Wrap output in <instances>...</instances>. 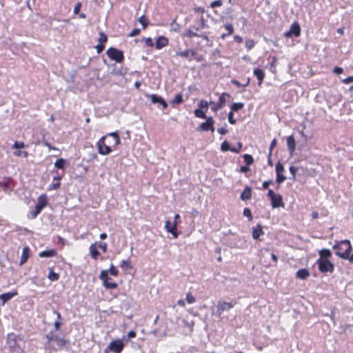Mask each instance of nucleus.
<instances>
[{
	"label": "nucleus",
	"mask_w": 353,
	"mask_h": 353,
	"mask_svg": "<svg viewBox=\"0 0 353 353\" xmlns=\"http://www.w3.org/2000/svg\"><path fill=\"white\" fill-rule=\"evenodd\" d=\"M95 48L97 50V53L99 54L103 50L104 46L102 43H99L95 46Z\"/></svg>",
	"instance_id": "obj_60"
},
{
	"label": "nucleus",
	"mask_w": 353,
	"mask_h": 353,
	"mask_svg": "<svg viewBox=\"0 0 353 353\" xmlns=\"http://www.w3.org/2000/svg\"><path fill=\"white\" fill-rule=\"evenodd\" d=\"M289 170L293 176V179H295V176H296V173L297 171V168L294 166H290Z\"/></svg>",
	"instance_id": "obj_59"
},
{
	"label": "nucleus",
	"mask_w": 353,
	"mask_h": 353,
	"mask_svg": "<svg viewBox=\"0 0 353 353\" xmlns=\"http://www.w3.org/2000/svg\"><path fill=\"white\" fill-rule=\"evenodd\" d=\"M183 101V97L181 94H176L175 97L172 100L171 103L172 105L179 104Z\"/></svg>",
	"instance_id": "obj_39"
},
{
	"label": "nucleus",
	"mask_w": 353,
	"mask_h": 353,
	"mask_svg": "<svg viewBox=\"0 0 353 353\" xmlns=\"http://www.w3.org/2000/svg\"><path fill=\"white\" fill-rule=\"evenodd\" d=\"M177 55L181 57L188 58L190 55L194 56V52L192 50H187L183 52H177Z\"/></svg>",
	"instance_id": "obj_28"
},
{
	"label": "nucleus",
	"mask_w": 353,
	"mask_h": 353,
	"mask_svg": "<svg viewBox=\"0 0 353 353\" xmlns=\"http://www.w3.org/2000/svg\"><path fill=\"white\" fill-rule=\"evenodd\" d=\"M194 113L195 116L196 117H198V118H201V119H206L207 118L205 112H203L201 109H196L194 110Z\"/></svg>",
	"instance_id": "obj_32"
},
{
	"label": "nucleus",
	"mask_w": 353,
	"mask_h": 353,
	"mask_svg": "<svg viewBox=\"0 0 353 353\" xmlns=\"http://www.w3.org/2000/svg\"><path fill=\"white\" fill-rule=\"evenodd\" d=\"M223 5V1L221 0L214 1L211 3L210 7L214 8L216 7H221Z\"/></svg>",
	"instance_id": "obj_45"
},
{
	"label": "nucleus",
	"mask_w": 353,
	"mask_h": 353,
	"mask_svg": "<svg viewBox=\"0 0 353 353\" xmlns=\"http://www.w3.org/2000/svg\"><path fill=\"white\" fill-rule=\"evenodd\" d=\"M184 35L189 38H192L199 36V34L196 32L188 29L185 30Z\"/></svg>",
	"instance_id": "obj_38"
},
{
	"label": "nucleus",
	"mask_w": 353,
	"mask_h": 353,
	"mask_svg": "<svg viewBox=\"0 0 353 353\" xmlns=\"http://www.w3.org/2000/svg\"><path fill=\"white\" fill-rule=\"evenodd\" d=\"M252 196V189L249 186H246L241 194V199L247 201L250 199Z\"/></svg>",
	"instance_id": "obj_17"
},
{
	"label": "nucleus",
	"mask_w": 353,
	"mask_h": 353,
	"mask_svg": "<svg viewBox=\"0 0 353 353\" xmlns=\"http://www.w3.org/2000/svg\"><path fill=\"white\" fill-rule=\"evenodd\" d=\"M171 29L175 32L179 31V24L176 22L175 20L172 21L170 24Z\"/></svg>",
	"instance_id": "obj_47"
},
{
	"label": "nucleus",
	"mask_w": 353,
	"mask_h": 353,
	"mask_svg": "<svg viewBox=\"0 0 353 353\" xmlns=\"http://www.w3.org/2000/svg\"><path fill=\"white\" fill-rule=\"evenodd\" d=\"M140 33V29L134 28L131 32L129 34L130 37H133L138 35Z\"/></svg>",
	"instance_id": "obj_51"
},
{
	"label": "nucleus",
	"mask_w": 353,
	"mask_h": 353,
	"mask_svg": "<svg viewBox=\"0 0 353 353\" xmlns=\"http://www.w3.org/2000/svg\"><path fill=\"white\" fill-rule=\"evenodd\" d=\"M343 69L340 67H335L334 69V72L336 74H340L343 73Z\"/></svg>",
	"instance_id": "obj_63"
},
{
	"label": "nucleus",
	"mask_w": 353,
	"mask_h": 353,
	"mask_svg": "<svg viewBox=\"0 0 353 353\" xmlns=\"http://www.w3.org/2000/svg\"><path fill=\"white\" fill-rule=\"evenodd\" d=\"M214 125V120L212 117H207L206 121L201 123L197 128L200 131H208L212 125Z\"/></svg>",
	"instance_id": "obj_11"
},
{
	"label": "nucleus",
	"mask_w": 353,
	"mask_h": 353,
	"mask_svg": "<svg viewBox=\"0 0 353 353\" xmlns=\"http://www.w3.org/2000/svg\"><path fill=\"white\" fill-rule=\"evenodd\" d=\"M207 27H208V26H207L206 20L203 17H201V28H205Z\"/></svg>",
	"instance_id": "obj_62"
},
{
	"label": "nucleus",
	"mask_w": 353,
	"mask_h": 353,
	"mask_svg": "<svg viewBox=\"0 0 353 353\" xmlns=\"http://www.w3.org/2000/svg\"><path fill=\"white\" fill-rule=\"evenodd\" d=\"M14 185L10 177H3L0 179V188L6 192L12 191Z\"/></svg>",
	"instance_id": "obj_9"
},
{
	"label": "nucleus",
	"mask_w": 353,
	"mask_h": 353,
	"mask_svg": "<svg viewBox=\"0 0 353 353\" xmlns=\"http://www.w3.org/2000/svg\"><path fill=\"white\" fill-rule=\"evenodd\" d=\"M287 145L291 154L295 150L296 141L293 136H289L287 138Z\"/></svg>",
	"instance_id": "obj_19"
},
{
	"label": "nucleus",
	"mask_w": 353,
	"mask_h": 353,
	"mask_svg": "<svg viewBox=\"0 0 353 353\" xmlns=\"http://www.w3.org/2000/svg\"><path fill=\"white\" fill-rule=\"evenodd\" d=\"M30 249L28 247H24L23 248L22 254L20 259V265L24 264L29 258Z\"/></svg>",
	"instance_id": "obj_18"
},
{
	"label": "nucleus",
	"mask_w": 353,
	"mask_h": 353,
	"mask_svg": "<svg viewBox=\"0 0 353 353\" xmlns=\"http://www.w3.org/2000/svg\"><path fill=\"white\" fill-rule=\"evenodd\" d=\"M225 29L228 30V34H232L233 31H234V29H233V26H232V24H225Z\"/></svg>",
	"instance_id": "obj_54"
},
{
	"label": "nucleus",
	"mask_w": 353,
	"mask_h": 353,
	"mask_svg": "<svg viewBox=\"0 0 353 353\" xmlns=\"http://www.w3.org/2000/svg\"><path fill=\"white\" fill-rule=\"evenodd\" d=\"M107 40H108L107 36L103 32H101L99 33V37L98 39L99 43L103 44L104 43H105L107 41Z\"/></svg>",
	"instance_id": "obj_40"
},
{
	"label": "nucleus",
	"mask_w": 353,
	"mask_h": 353,
	"mask_svg": "<svg viewBox=\"0 0 353 353\" xmlns=\"http://www.w3.org/2000/svg\"><path fill=\"white\" fill-rule=\"evenodd\" d=\"M98 247L102 250L103 252L107 251V243L104 242L99 243Z\"/></svg>",
	"instance_id": "obj_56"
},
{
	"label": "nucleus",
	"mask_w": 353,
	"mask_h": 353,
	"mask_svg": "<svg viewBox=\"0 0 353 353\" xmlns=\"http://www.w3.org/2000/svg\"><path fill=\"white\" fill-rule=\"evenodd\" d=\"M310 276V272L306 269H301L296 272V276L300 279H306Z\"/></svg>",
	"instance_id": "obj_23"
},
{
	"label": "nucleus",
	"mask_w": 353,
	"mask_h": 353,
	"mask_svg": "<svg viewBox=\"0 0 353 353\" xmlns=\"http://www.w3.org/2000/svg\"><path fill=\"white\" fill-rule=\"evenodd\" d=\"M150 98L152 103H159L162 105L163 109H165L168 107L166 101L161 97H159L157 94H152Z\"/></svg>",
	"instance_id": "obj_15"
},
{
	"label": "nucleus",
	"mask_w": 353,
	"mask_h": 353,
	"mask_svg": "<svg viewBox=\"0 0 353 353\" xmlns=\"http://www.w3.org/2000/svg\"><path fill=\"white\" fill-rule=\"evenodd\" d=\"M241 148L242 143L241 142L239 143V149H236V148H230L229 143L226 141H224L221 145V150L223 152L230 150L232 152L239 153Z\"/></svg>",
	"instance_id": "obj_12"
},
{
	"label": "nucleus",
	"mask_w": 353,
	"mask_h": 353,
	"mask_svg": "<svg viewBox=\"0 0 353 353\" xmlns=\"http://www.w3.org/2000/svg\"><path fill=\"white\" fill-rule=\"evenodd\" d=\"M108 136L112 137L114 139V145H117L120 143V138L119 134L117 132H110L108 134Z\"/></svg>",
	"instance_id": "obj_33"
},
{
	"label": "nucleus",
	"mask_w": 353,
	"mask_h": 353,
	"mask_svg": "<svg viewBox=\"0 0 353 353\" xmlns=\"http://www.w3.org/2000/svg\"><path fill=\"white\" fill-rule=\"evenodd\" d=\"M199 107L201 108H206L208 109V101H205V100H201L199 103Z\"/></svg>",
	"instance_id": "obj_57"
},
{
	"label": "nucleus",
	"mask_w": 353,
	"mask_h": 353,
	"mask_svg": "<svg viewBox=\"0 0 353 353\" xmlns=\"http://www.w3.org/2000/svg\"><path fill=\"white\" fill-rule=\"evenodd\" d=\"M333 249L336 250L337 256L344 259H348L352 251V246L350 241L343 240L334 245Z\"/></svg>",
	"instance_id": "obj_2"
},
{
	"label": "nucleus",
	"mask_w": 353,
	"mask_h": 353,
	"mask_svg": "<svg viewBox=\"0 0 353 353\" xmlns=\"http://www.w3.org/2000/svg\"><path fill=\"white\" fill-rule=\"evenodd\" d=\"M243 159L248 165L252 164L254 162V159L250 154H244Z\"/></svg>",
	"instance_id": "obj_37"
},
{
	"label": "nucleus",
	"mask_w": 353,
	"mask_h": 353,
	"mask_svg": "<svg viewBox=\"0 0 353 353\" xmlns=\"http://www.w3.org/2000/svg\"><path fill=\"white\" fill-rule=\"evenodd\" d=\"M100 279L103 281V283H104L105 281H108L110 279V277L108 276V270H102L99 276Z\"/></svg>",
	"instance_id": "obj_30"
},
{
	"label": "nucleus",
	"mask_w": 353,
	"mask_h": 353,
	"mask_svg": "<svg viewBox=\"0 0 353 353\" xmlns=\"http://www.w3.org/2000/svg\"><path fill=\"white\" fill-rule=\"evenodd\" d=\"M254 74L256 77L259 81V85H261L265 76L263 71L261 69H255L254 70Z\"/></svg>",
	"instance_id": "obj_22"
},
{
	"label": "nucleus",
	"mask_w": 353,
	"mask_h": 353,
	"mask_svg": "<svg viewBox=\"0 0 353 353\" xmlns=\"http://www.w3.org/2000/svg\"><path fill=\"white\" fill-rule=\"evenodd\" d=\"M301 32V28L299 23H294L290 26V28L288 31L285 32L284 35L285 37L290 38L292 36L299 37Z\"/></svg>",
	"instance_id": "obj_10"
},
{
	"label": "nucleus",
	"mask_w": 353,
	"mask_h": 353,
	"mask_svg": "<svg viewBox=\"0 0 353 353\" xmlns=\"http://www.w3.org/2000/svg\"><path fill=\"white\" fill-rule=\"evenodd\" d=\"M176 222H174L172 225H171V223L169 220L165 221V228L167 230V231L170 233H171L174 238L178 237V233L176 230Z\"/></svg>",
	"instance_id": "obj_13"
},
{
	"label": "nucleus",
	"mask_w": 353,
	"mask_h": 353,
	"mask_svg": "<svg viewBox=\"0 0 353 353\" xmlns=\"http://www.w3.org/2000/svg\"><path fill=\"white\" fill-rule=\"evenodd\" d=\"M284 170V167L283 165L280 163H278L276 165V174H280L281 172H283Z\"/></svg>",
	"instance_id": "obj_50"
},
{
	"label": "nucleus",
	"mask_w": 353,
	"mask_h": 353,
	"mask_svg": "<svg viewBox=\"0 0 353 353\" xmlns=\"http://www.w3.org/2000/svg\"><path fill=\"white\" fill-rule=\"evenodd\" d=\"M320 258L324 259H327L332 256V253L330 250L327 249H323L319 252Z\"/></svg>",
	"instance_id": "obj_26"
},
{
	"label": "nucleus",
	"mask_w": 353,
	"mask_h": 353,
	"mask_svg": "<svg viewBox=\"0 0 353 353\" xmlns=\"http://www.w3.org/2000/svg\"><path fill=\"white\" fill-rule=\"evenodd\" d=\"M17 292H8L0 295V299L3 301V305L5 304L8 301L11 299L13 296L17 295Z\"/></svg>",
	"instance_id": "obj_21"
},
{
	"label": "nucleus",
	"mask_w": 353,
	"mask_h": 353,
	"mask_svg": "<svg viewBox=\"0 0 353 353\" xmlns=\"http://www.w3.org/2000/svg\"><path fill=\"white\" fill-rule=\"evenodd\" d=\"M342 81H343V83H344L345 84L352 83L353 82V76L349 77L346 79H344Z\"/></svg>",
	"instance_id": "obj_61"
},
{
	"label": "nucleus",
	"mask_w": 353,
	"mask_h": 353,
	"mask_svg": "<svg viewBox=\"0 0 353 353\" xmlns=\"http://www.w3.org/2000/svg\"><path fill=\"white\" fill-rule=\"evenodd\" d=\"M120 267L123 269H127L131 268L129 260H123L121 263Z\"/></svg>",
	"instance_id": "obj_42"
},
{
	"label": "nucleus",
	"mask_w": 353,
	"mask_h": 353,
	"mask_svg": "<svg viewBox=\"0 0 353 353\" xmlns=\"http://www.w3.org/2000/svg\"><path fill=\"white\" fill-rule=\"evenodd\" d=\"M145 45L149 47H152L154 46V42L150 37L145 39Z\"/></svg>",
	"instance_id": "obj_55"
},
{
	"label": "nucleus",
	"mask_w": 353,
	"mask_h": 353,
	"mask_svg": "<svg viewBox=\"0 0 353 353\" xmlns=\"http://www.w3.org/2000/svg\"><path fill=\"white\" fill-rule=\"evenodd\" d=\"M186 300L189 303H192L195 301V298L191 294L186 295Z\"/></svg>",
	"instance_id": "obj_53"
},
{
	"label": "nucleus",
	"mask_w": 353,
	"mask_h": 353,
	"mask_svg": "<svg viewBox=\"0 0 353 353\" xmlns=\"http://www.w3.org/2000/svg\"><path fill=\"white\" fill-rule=\"evenodd\" d=\"M108 271L112 276H117L118 274H119L118 270H117V268L112 264H111V265L110 267V269Z\"/></svg>",
	"instance_id": "obj_43"
},
{
	"label": "nucleus",
	"mask_w": 353,
	"mask_h": 353,
	"mask_svg": "<svg viewBox=\"0 0 353 353\" xmlns=\"http://www.w3.org/2000/svg\"><path fill=\"white\" fill-rule=\"evenodd\" d=\"M106 54L109 58L117 63H122L123 61L124 55L123 52L115 48H109L106 51Z\"/></svg>",
	"instance_id": "obj_4"
},
{
	"label": "nucleus",
	"mask_w": 353,
	"mask_h": 353,
	"mask_svg": "<svg viewBox=\"0 0 353 353\" xmlns=\"http://www.w3.org/2000/svg\"><path fill=\"white\" fill-rule=\"evenodd\" d=\"M57 252L55 250L51 249L48 250H44L39 253V257H53L57 255Z\"/></svg>",
	"instance_id": "obj_20"
},
{
	"label": "nucleus",
	"mask_w": 353,
	"mask_h": 353,
	"mask_svg": "<svg viewBox=\"0 0 353 353\" xmlns=\"http://www.w3.org/2000/svg\"><path fill=\"white\" fill-rule=\"evenodd\" d=\"M271 204L273 208L279 207H283L284 203L283 202V198L281 195L276 194L271 199Z\"/></svg>",
	"instance_id": "obj_14"
},
{
	"label": "nucleus",
	"mask_w": 353,
	"mask_h": 353,
	"mask_svg": "<svg viewBox=\"0 0 353 353\" xmlns=\"http://www.w3.org/2000/svg\"><path fill=\"white\" fill-rule=\"evenodd\" d=\"M14 154L17 157H26L28 154V152L26 151H17L14 153Z\"/></svg>",
	"instance_id": "obj_52"
},
{
	"label": "nucleus",
	"mask_w": 353,
	"mask_h": 353,
	"mask_svg": "<svg viewBox=\"0 0 353 353\" xmlns=\"http://www.w3.org/2000/svg\"><path fill=\"white\" fill-rule=\"evenodd\" d=\"M47 199L46 195H41L38 199V203L35 206L34 210L32 212L33 218H35L46 205Z\"/></svg>",
	"instance_id": "obj_8"
},
{
	"label": "nucleus",
	"mask_w": 353,
	"mask_h": 353,
	"mask_svg": "<svg viewBox=\"0 0 353 353\" xmlns=\"http://www.w3.org/2000/svg\"><path fill=\"white\" fill-rule=\"evenodd\" d=\"M244 106V103H241V102H239V103H234L232 105H231V111L232 112H236V111H239V110H241Z\"/></svg>",
	"instance_id": "obj_27"
},
{
	"label": "nucleus",
	"mask_w": 353,
	"mask_h": 353,
	"mask_svg": "<svg viewBox=\"0 0 353 353\" xmlns=\"http://www.w3.org/2000/svg\"><path fill=\"white\" fill-rule=\"evenodd\" d=\"M138 21L142 25L143 29H145L147 28L148 25V21L144 15L140 17Z\"/></svg>",
	"instance_id": "obj_31"
},
{
	"label": "nucleus",
	"mask_w": 353,
	"mask_h": 353,
	"mask_svg": "<svg viewBox=\"0 0 353 353\" xmlns=\"http://www.w3.org/2000/svg\"><path fill=\"white\" fill-rule=\"evenodd\" d=\"M124 344L121 340L112 341L108 346L105 349V353H108L109 351L115 353H121L123 349Z\"/></svg>",
	"instance_id": "obj_5"
},
{
	"label": "nucleus",
	"mask_w": 353,
	"mask_h": 353,
	"mask_svg": "<svg viewBox=\"0 0 353 353\" xmlns=\"http://www.w3.org/2000/svg\"><path fill=\"white\" fill-rule=\"evenodd\" d=\"M286 179V177L281 174V173L280 174H276V182L280 184L282 182H283Z\"/></svg>",
	"instance_id": "obj_46"
},
{
	"label": "nucleus",
	"mask_w": 353,
	"mask_h": 353,
	"mask_svg": "<svg viewBox=\"0 0 353 353\" xmlns=\"http://www.w3.org/2000/svg\"><path fill=\"white\" fill-rule=\"evenodd\" d=\"M263 234L262 228L261 225H258L256 228H254L252 231V237L254 239H258L259 236Z\"/></svg>",
	"instance_id": "obj_25"
},
{
	"label": "nucleus",
	"mask_w": 353,
	"mask_h": 353,
	"mask_svg": "<svg viewBox=\"0 0 353 353\" xmlns=\"http://www.w3.org/2000/svg\"><path fill=\"white\" fill-rule=\"evenodd\" d=\"M243 214L245 216L248 217L250 221L252 220V212L249 208H245Z\"/></svg>",
	"instance_id": "obj_44"
},
{
	"label": "nucleus",
	"mask_w": 353,
	"mask_h": 353,
	"mask_svg": "<svg viewBox=\"0 0 353 353\" xmlns=\"http://www.w3.org/2000/svg\"><path fill=\"white\" fill-rule=\"evenodd\" d=\"M25 341L20 336L13 333L8 334L7 345L10 353H24Z\"/></svg>",
	"instance_id": "obj_1"
},
{
	"label": "nucleus",
	"mask_w": 353,
	"mask_h": 353,
	"mask_svg": "<svg viewBox=\"0 0 353 353\" xmlns=\"http://www.w3.org/2000/svg\"><path fill=\"white\" fill-rule=\"evenodd\" d=\"M48 277L51 281H57L59 278V276L57 273H55L52 270H50Z\"/></svg>",
	"instance_id": "obj_35"
},
{
	"label": "nucleus",
	"mask_w": 353,
	"mask_h": 353,
	"mask_svg": "<svg viewBox=\"0 0 353 353\" xmlns=\"http://www.w3.org/2000/svg\"><path fill=\"white\" fill-rule=\"evenodd\" d=\"M56 341L57 342V344L59 345H64L65 344V341L61 338L57 337Z\"/></svg>",
	"instance_id": "obj_64"
},
{
	"label": "nucleus",
	"mask_w": 353,
	"mask_h": 353,
	"mask_svg": "<svg viewBox=\"0 0 353 353\" xmlns=\"http://www.w3.org/2000/svg\"><path fill=\"white\" fill-rule=\"evenodd\" d=\"M106 136L102 137L97 143L98 152L100 154L107 155L112 152V149L110 146L107 145L105 143Z\"/></svg>",
	"instance_id": "obj_7"
},
{
	"label": "nucleus",
	"mask_w": 353,
	"mask_h": 353,
	"mask_svg": "<svg viewBox=\"0 0 353 353\" xmlns=\"http://www.w3.org/2000/svg\"><path fill=\"white\" fill-rule=\"evenodd\" d=\"M90 252L92 257L94 259H97L100 254L99 252L97 249L96 243L91 244L90 246Z\"/></svg>",
	"instance_id": "obj_24"
},
{
	"label": "nucleus",
	"mask_w": 353,
	"mask_h": 353,
	"mask_svg": "<svg viewBox=\"0 0 353 353\" xmlns=\"http://www.w3.org/2000/svg\"><path fill=\"white\" fill-rule=\"evenodd\" d=\"M81 3H77L74 8V13L75 14H77L79 13L80 12V9H81Z\"/></svg>",
	"instance_id": "obj_58"
},
{
	"label": "nucleus",
	"mask_w": 353,
	"mask_h": 353,
	"mask_svg": "<svg viewBox=\"0 0 353 353\" xmlns=\"http://www.w3.org/2000/svg\"><path fill=\"white\" fill-rule=\"evenodd\" d=\"M66 161L62 158H60L54 163V166L59 169H63L65 165Z\"/></svg>",
	"instance_id": "obj_29"
},
{
	"label": "nucleus",
	"mask_w": 353,
	"mask_h": 353,
	"mask_svg": "<svg viewBox=\"0 0 353 353\" xmlns=\"http://www.w3.org/2000/svg\"><path fill=\"white\" fill-rule=\"evenodd\" d=\"M316 263L319 265V270L321 272H332L334 271V265L332 262H330L328 259H323L319 258Z\"/></svg>",
	"instance_id": "obj_6"
},
{
	"label": "nucleus",
	"mask_w": 353,
	"mask_h": 353,
	"mask_svg": "<svg viewBox=\"0 0 353 353\" xmlns=\"http://www.w3.org/2000/svg\"><path fill=\"white\" fill-rule=\"evenodd\" d=\"M168 44V39L163 37H159L156 41L155 46L157 49H161Z\"/></svg>",
	"instance_id": "obj_16"
},
{
	"label": "nucleus",
	"mask_w": 353,
	"mask_h": 353,
	"mask_svg": "<svg viewBox=\"0 0 353 353\" xmlns=\"http://www.w3.org/2000/svg\"><path fill=\"white\" fill-rule=\"evenodd\" d=\"M25 147V144L23 142L15 141L13 148L16 149L23 148Z\"/></svg>",
	"instance_id": "obj_49"
},
{
	"label": "nucleus",
	"mask_w": 353,
	"mask_h": 353,
	"mask_svg": "<svg viewBox=\"0 0 353 353\" xmlns=\"http://www.w3.org/2000/svg\"><path fill=\"white\" fill-rule=\"evenodd\" d=\"M236 302H226L224 301L219 300L216 304V315L221 318L222 314L224 312L230 311Z\"/></svg>",
	"instance_id": "obj_3"
},
{
	"label": "nucleus",
	"mask_w": 353,
	"mask_h": 353,
	"mask_svg": "<svg viewBox=\"0 0 353 353\" xmlns=\"http://www.w3.org/2000/svg\"><path fill=\"white\" fill-rule=\"evenodd\" d=\"M228 121L231 124L236 123V119H234V112L230 111L228 114Z\"/></svg>",
	"instance_id": "obj_48"
},
{
	"label": "nucleus",
	"mask_w": 353,
	"mask_h": 353,
	"mask_svg": "<svg viewBox=\"0 0 353 353\" xmlns=\"http://www.w3.org/2000/svg\"><path fill=\"white\" fill-rule=\"evenodd\" d=\"M225 97H230V94H228V93H223L220 97H219V102L218 103L221 107H223L225 103V101H226V99H225Z\"/></svg>",
	"instance_id": "obj_34"
},
{
	"label": "nucleus",
	"mask_w": 353,
	"mask_h": 353,
	"mask_svg": "<svg viewBox=\"0 0 353 353\" xmlns=\"http://www.w3.org/2000/svg\"><path fill=\"white\" fill-rule=\"evenodd\" d=\"M103 286L107 289H114L117 288L118 285L114 282H109L107 281L103 283Z\"/></svg>",
	"instance_id": "obj_36"
},
{
	"label": "nucleus",
	"mask_w": 353,
	"mask_h": 353,
	"mask_svg": "<svg viewBox=\"0 0 353 353\" xmlns=\"http://www.w3.org/2000/svg\"><path fill=\"white\" fill-rule=\"evenodd\" d=\"M245 45L246 48L248 50H250L254 46L255 43L252 39H248V40H246Z\"/></svg>",
	"instance_id": "obj_41"
}]
</instances>
